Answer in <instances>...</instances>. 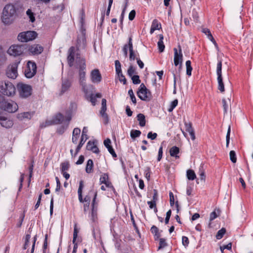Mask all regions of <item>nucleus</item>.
Instances as JSON below:
<instances>
[{
	"instance_id": "f257e3e1",
	"label": "nucleus",
	"mask_w": 253,
	"mask_h": 253,
	"mask_svg": "<svg viewBox=\"0 0 253 253\" xmlns=\"http://www.w3.org/2000/svg\"><path fill=\"white\" fill-rule=\"evenodd\" d=\"M69 55L67 58L68 64L70 67H72L74 64V60H76L79 68V83L82 86V90L84 94L87 95L88 86L86 84V65L85 60L80 57L78 52V49H76L73 46L70 48L69 50Z\"/></svg>"
},
{
	"instance_id": "4468645a",
	"label": "nucleus",
	"mask_w": 253,
	"mask_h": 253,
	"mask_svg": "<svg viewBox=\"0 0 253 253\" xmlns=\"http://www.w3.org/2000/svg\"><path fill=\"white\" fill-rule=\"evenodd\" d=\"M17 66V64L15 63L9 65L7 67L6 71V75L8 78L12 79H16L18 76Z\"/></svg>"
},
{
	"instance_id": "9b49d317",
	"label": "nucleus",
	"mask_w": 253,
	"mask_h": 253,
	"mask_svg": "<svg viewBox=\"0 0 253 253\" xmlns=\"http://www.w3.org/2000/svg\"><path fill=\"white\" fill-rule=\"evenodd\" d=\"M1 107L4 110L9 113H14L18 108L17 103L12 100L4 101L2 103Z\"/></svg>"
},
{
	"instance_id": "8fccbe9b",
	"label": "nucleus",
	"mask_w": 253,
	"mask_h": 253,
	"mask_svg": "<svg viewBox=\"0 0 253 253\" xmlns=\"http://www.w3.org/2000/svg\"><path fill=\"white\" fill-rule=\"evenodd\" d=\"M182 244L186 248L188 246L189 241L188 237L186 236H182Z\"/></svg>"
},
{
	"instance_id": "aec40b11",
	"label": "nucleus",
	"mask_w": 253,
	"mask_h": 253,
	"mask_svg": "<svg viewBox=\"0 0 253 253\" xmlns=\"http://www.w3.org/2000/svg\"><path fill=\"white\" fill-rule=\"evenodd\" d=\"M100 184H104L107 187H111V183L108 180V176L106 173L102 174L100 178Z\"/></svg>"
},
{
	"instance_id": "052dcab7",
	"label": "nucleus",
	"mask_w": 253,
	"mask_h": 253,
	"mask_svg": "<svg viewBox=\"0 0 253 253\" xmlns=\"http://www.w3.org/2000/svg\"><path fill=\"white\" fill-rule=\"evenodd\" d=\"M83 187H84L83 181H81L80 182L79 187L78 190V195L82 194Z\"/></svg>"
},
{
	"instance_id": "bf43d9fd",
	"label": "nucleus",
	"mask_w": 253,
	"mask_h": 253,
	"mask_svg": "<svg viewBox=\"0 0 253 253\" xmlns=\"http://www.w3.org/2000/svg\"><path fill=\"white\" fill-rule=\"evenodd\" d=\"M109 153L112 155V156L113 157H116L117 155L114 150L113 148H112V146H110L107 148Z\"/></svg>"
},
{
	"instance_id": "4c0bfd02",
	"label": "nucleus",
	"mask_w": 253,
	"mask_h": 253,
	"mask_svg": "<svg viewBox=\"0 0 253 253\" xmlns=\"http://www.w3.org/2000/svg\"><path fill=\"white\" fill-rule=\"evenodd\" d=\"M79 232V230L77 228V223H75L74 227V233H73V243L75 244L76 242V240L78 236V233Z\"/></svg>"
},
{
	"instance_id": "f704fd0d",
	"label": "nucleus",
	"mask_w": 253,
	"mask_h": 253,
	"mask_svg": "<svg viewBox=\"0 0 253 253\" xmlns=\"http://www.w3.org/2000/svg\"><path fill=\"white\" fill-rule=\"evenodd\" d=\"M225 229L224 228H221L217 232L216 235V239L218 240L221 239L223 237V235L225 234Z\"/></svg>"
},
{
	"instance_id": "7c9ffc66",
	"label": "nucleus",
	"mask_w": 253,
	"mask_h": 253,
	"mask_svg": "<svg viewBox=\"0 0 253 253\" xmlns=\"http://www.w3.org/2000/svg\"><path fill=\"white\" fill-rule=\"evenodd\" d=\"M222 105L224 113H226L228 110V104L230 103V99L228 98L227 99L223 98L222 100Z\"/></svg>"
},
{
	"instance_id": "09e8293b",
	"label": "nucleus",
	"mask_w": 253,
	"mask_h": 253,
	"mask_svg": "<svg viewBox=\"0 0 253 253\" xmlns=\"http://www.w3.org/2000/svg\"><path fill=\"white\" fill-rule=\"evenodd\" d=\"M117 74L119 78L120 82H123V84H125L126 83V80L125 77L123 74L122 72H121V73H117Z\"/></svg>"
},
{
	"instance_id": "ddd939ff",
	"label": "nucleus",
	"mask_w": 253,
	"mask_h": 253,
	"mask_svg": "<svg viewBox=\"0 0 253 253\" xmlns=\"http://www.w3.org/2000/svg\"><path fill=\"white\" fill-rule=\"evenodd\" d=\"M37 66L36 64L32 61H29L27 63V66L25 70V75L26 78H31L36 73Z\"/></svg>"
},
{
	"instance_id": "b1692460",
	"label": "nucleus",
	"mask_w": 253,
	"mask_h": 253,
	"mask_svg": "<svg viewBox=\"0 0 253 253\" xmlns=\"http://www.w3.org/2000/svg\"><path fill=\"white\" fill-rule=\"evenodd\" d=\"M161 26V24L157 19H154L152 23L150 29V33L152 34L155 30H159Z\"/></svg>"
},
{
	"instance_id": "2eb2a0df",
	"label": "nucleus",
	"mask_w": 253,
	"mask_h": 253,
	"mask_svg": "<svg viewBox=\"0 0 253 253\" xmlns=\"http://www.w3.org/2000/svg\"><path fill=\"white\" fill-rule=\"evenodd\" d=\"M179 49L178 51L176 48H174V64L175 66L179 65V68L182 66L183 61V55L182 53V50L181 47H179Z\"/></svg>"
},
{
	"instance_id": "e2e57ef3",
	"label": "nucleus",
	"mask_w": 253,
	"mask_h": 253,
	"mask_svg": "<svg viewBox=\"0 0 253 253\" xmlns=\"http://www.w3.org/2000/svg\"><path fill=\"white\" fill-rule=\"evenodd\" d=\"M208 39L211 41L214 44V45H215V46L216 47H217V44L215 42V41L214 40V39H213L212 36L211 35V34L210 35H209V36H207Z\"/></svg>"
},
{
	"instance_id": "680f3d73",
	"label": "nucleus",
	"mask_w": 253,
	"mask_h": 253,
	"mask_svg": "<svg viewBox=\"0 0 253 253\" xmlns=\"http://www.w3.org/2000/svg\"><path fill=\"white\" fill-rule=\"evenodd\" d=\"M94 146H95V144L94 142L89 141L86 145V149L90 150V148H93Z\"/></svg>"
},
{
	"instance_id": "5701e85b",
	"label": "nucleus",
	"mask_w": 253,
	"mask_h": 253,
	"mask_svg": "<svg viewBox=\"0 0 253 253\" xmlns=\"http://www.w3.org/2000/svg\"><path fill=\"white\" fill-rule=\"evenodd\" d=\"M107 107H101L100 114L103 120L104 123L107 124L109 121L108 115L106 113Z\"/></svg>"
},
{
	"instance_id": "6ab92c4d",
	"label": "nucleus",
	"mask_w": 253,
	"mask_h": 253,
	"mask_svg": "<svg viewBox=\"0 0 253 253\" xmlns=\"http://www.w3.org/2000/svg\"><path fill=\"white\" fill-rule=\"evenodd\" d=\"M81 133V129L78 127H76L74 129L72 134V142L77 144L78 141V138Z\"/></svg>"
},
{
	"instance_id": "f8f14e48",
	"label": "nucleus",
	"mask_w": 253,
	"mask_h": 253,
	"mask_svg": "<svg viewBox=\"0 0 253 253\" xmlns=\"http://www.w3.org/2000/svg\"><path fill=\"white\" fill-rule=\"evenodd\" d=\"M25 49L24 45H12L8 49L7 53L10 55L17 56L22 54Z\"/></svg>"
},
{
	"instance_id": "20e7f679",
	"label": "nucleus",
	"mask_w": 253,
	"mask_h": 253,
	"mask_svg": "<svg viewBox=\"0 0 253 253\" xmlns=\"http://www.w3.org/2000/svg\"><path fill=\"white\" fill-rule=\"evenodd\" d=\"M17 91L22 98H27L32 94V87L27 84L20 83L17 84Z\"/></svg>"
},
{
	"instance_id": "412c9836",
	"label": "nucleus",
	"mask_w": 253,
	"mask_h": 253,
	"mask_svg": "<svg viewBox=\"0 0 253 253\" xmlns=\"http://www.w3.org/2000/svg\"><path fill=\"white\" fill-rule=\"evenodd\" d=\"M71 83L68 80H64L62 81L61 93H63L68 90L71 86Z\"/></svg>"
},
{
	"instance_id": "0e129e2a",
	"label": "nucleus",
	"mask_w": 253,
	"mask_h": 253,
	"mask_svg": "<svg viewBox=\"0 0 253 253\" xmlns=\"http://www.w3.org/2000/svg\"><path fill=\"white\" fill-rule=\"evenodd\" d=\"M151 232H152L153 234H157V233H159V229H158V228L156 226H154V225H153V226L151 227Z\"/></svg>"
},
{
	"instance_id": "1a4fd4ad",
	"label": "nucleus",
	"mask_w": 253,
	"mask_h": 253,
	"mask_svg": "<svg viewBox=\"0 0 253 253\" xmlns=\"http://www.w3.org/2000/svg\"><path fill=\"white\" fill-rule=\"evenodd\" d=\"M216 74L217 75L218 89L221 92H223L224 91V85L222 77V61L221 60H218V61L216 67Z\"/></svg>"
},
{
	"instance_id": "de8ad7c7",
	"label": "nucleus",
	"mask_w": 253,
	"mask_h": 253,
	"mask_svg": "<svg viewBox=\"0 0 253 253\" xmlns=\"http://www.w3.org/2000/svg\"><path fill=\"white\" fill-rule=\"evenodd\" d=\"M135 73V68L132 66H130L127 70V74L129 77H132L133 74Z\"/></svg>"
},
{
	"instance_id": "393cba45",
	"label": "nucleus",
	"mask_w": 253,
	"mask_h": 253,
	"mask_svg": "<svg viewBox=\"0 0 253 253\" xmlns=\"http://www.w3.org/2000/svg\"><path fill=\"white\" fill-rule=\"evenodd\" d=\"M179 153V149L176 146H173L171 147L169 150L170 155L171 157H175V158H178L179 156L178 154Z\"/></svg>"
},
{
	"instance_id": "0eeeda50",
	"label": "nucleus",
	"mask_w": 253,
	"mask_h": 253,
	"mask_svg": "<svg viewBox=\"0 0 253 253\" xmlns=\"http://www.w3.org/2000/svg\"><path fill=\"white\" fill-rule=\"evenodd\" d=\"M72 112L69 111L66 112V116H64V120L61 125L57 129V132L60 134H63L68 128L69 123L72 119Z\"/></svg>"
},
{
	"instance_id": "a18cd8bd",
	"label": "nucleus",
	"mask_w": 253,
	"mask_h": 253,
	"mask_svg": "<svg viewBox=\"0 0 253 253\" xmlns=\"http://www.w3.org/2000/svg\"><path fill=\"white\" fill-rule=\"evenodd\" d=\"M184 125L185 127V130L188 132H190L194 130L192 126V124L191 123H187L185 122Z\"/></svg>"
},
{
	"instance_id": "c03bdc74",
	"label": "nucleus",
	"mask_w": 253,
	"mask_h": 253,
	"mask_svg": "<svg viewBox=\"0 0 253 253\" xmlns=\"http://www.w3.org/2000/svg\"><path fill=\"white\" fill-rule=\"evenodd\" d=\"M30 238H31L30 234H28L26 235L25 238V244H24V247H23L24 250H26L29 247V240H30Z\"/></svg>"
},
{
	"instance_id": "a211bd4d",
	"label": "nucleus",
	"mask_w": 253,
	"mask_h": 253,
	"mask_svg": "<svg viewBox=\"0 0 253 253\" xmlns=\"http://www.w3.org/2000/svg\"><path fill=\"white\" fill-rule=\"evenodd\" d=\"M29 50L33 54H39L43 51V48L39 44H34L29 47Z\"/></svg>"
},
{
	"instance_id": "4d7b16f0",
	"label": "nucleus",
	"mask_w": 253,
	"mask_h": 253,
	"mask_svg": "<svg viewBox=\"0 0 253 253\" xmlns=\"http://www.w3.org/2000/svg\"><path fill=\"white\" fill-rule=\"evenodd\" d=\"M135 11L134 10H132L129 13L128 19L129 20L132 21L134 19L135 16Z\"/></svg>"
},
{
	"instance_id": "39448f33",
	"label": "nucleus",
	"mask_w": 253,
	"mask_h": 253,
	"mask_svg": "<svg viewBox=\"0 0 253 253\" xmlns=\"http://www.w3.org/2000/svg\"><path fill=\"white\" fill-rule=\"evenodd\" d=\"M139 98L143 101H149L152 99L151 92L146 88L144 84H141L137 92Z\"/></svg>"
},
{
	"instance_id": "13d9d810",
	"label": "nucleus",
	"mask_w": 253,
	"mask_h": 253,
	"mask_svg": "<svg viewBox=\"0 0 253 253\" xmlns=\"http://www.w3.org/2000/svg\"><path fill=\"white\" fill-rule=\"evenodd\" d=\"M163 147H162V146H161L159 149L158 156V158H157L158 161H161V160L162 158V156H163Z\"/></svg>"
},
{
	"instance_id": "bb28decb",
	"label": "nucleus",
	"mask_w": 253,
	"mask_h": 253,
	"mask_svg": "<svg viewBox=\"0 0 253 253\" xmlns=\"http://www.w3.org/2000/svg\"><path fill=\"white\" fill-rule=\"evenodd\" d=\"M159 37H160V39L158 42V46L159 51L160 52H162L164 51V49L165 48V45L164 44V42H163L164 37H163V35H160Z\"/></svg>"
},
{
	"instance_id": "423d86ee",
	"label": "nucleus",
	"mask_w": 253,
	"mask_h": 253,
	"mask_svg": "<svg viewBox=\"0 0 253 253\" xmlns=\"http://www.w3.org/2000/svg\"><path fill=\"white\" fill-rule=\"evenodd\" d=\"M63 120L64 116L61 113H58L55 115L52 119L47 120L45 122L41 123L40 127L41 128H44L51 125L61 124L63 122Z\"/></svg>"
},
{
	"instance_id": "5fc2aeb1",
	"label": "nucleus",
	"mask_w": 253,
	"mask_h": 253,
	"mask_svg": "<svg viewBox=\"0 0 253 253\" xmlns=\"http://www.w3.org/2000/svg\"><path fill=\"white\" fill-rule=\"evenodd\" d=\"M218 216V214L215 211H213L211 212L210 214V221H212L214 219H215L217 216Z\"/></svg>"
},
{
	"instance_id": "c756f323",
	"label": "nucleus",
	"mask_w": 253,
	"mask_h": 253,
	"mask_svg": "<svg viewBox=\"0 0 253 253\" xmlns=\"http://www.w3.org/2000/svg\"><path fill=\"white\" fill-rule=\"evenodd\" d=\"M137 120L139 121V124L141 126H144L145 125V117L142 114H138L137 116Z\"/></svg>"
},
{
	"instance_id": "a878e982",
	"label": "nucleus",
	"mask_w": 253,
	"mask_h": 253,
	"mask_svg": "<svg viewBox=\"0 0 253 253\" xmlns=\"http://www.w3.org/2000/svg\"><path fill=\"white\" fill-rule=\"evenodd\" d=\"M85 97L92 104L93 106L95 105L96 102V96L88 90L87 95L85 94Z\"/></svg>"
},
{
	"instance_id": "ea45409f",
	"label": "nucleus",
	"mask_w": 253,
	"mask_h": 253,
	"mask_svg": "<svg viewBox=\"0 0 253 253\" xmlns=\"http://www.w3.org/2000/svg\"><path fill=\"white\" fill-rule=\"evenodd\" d=\"M69 168V164L68 162L62 163L61 165V172H65Z\"/></svg>"
},
{
	"instance_id": "473e14b6",
	"label": "nucleus",
	"mask_w": 253,
	"mask_h": 253,
	"mask_svg": "<svg viewBox=\"0 0 253 253\" xmlns=\"http://www.w3.org/2000/svg\"><path fill=\"white\" fill-rule=\"evenodd\" d=\"M185 65L186 67V74L188 76H190L191 75L192 71V67L191 65V61L190 60L186 61Z\"/></svg>"
},
{
	"instance_id": "4be33fe9",
	"label": "nucleus",
	"mask_w": 253,
	"mask_h": 253,
	"mask_svg": "<svg viewBox=\"0 0 253 253\" xmlns=\"http://www.w3.org/2000/svg\"><path fill=\"white\" fill-rule=\"evenodd\" d=\"M33 115V113L32 112H23L18 114L17 115V118L20 120H23L24 119H30Z\"/></svg>"
},
{
	"instance_id": "72a5a7b5",
	"label": "nucleus",
	"mask_w": 253,
	"mask_h": 253,
	"mask_svg": "<svg viewBox=\"0 0 253 253\" xmlns=\"http://www.w3.org/2000/svg\"><path fill=\"white\" fill-rule=\"evenodd\" d=\"M168 246V244L166 242V240L164 238H160L159 239V246L158 250H161Z\"/></svg>"
},
{
	"instance_id": "79ce46f5",
	"label": "nucleus",
	"mask_w": 253,
	"mask_h": 253,
	"mask_svg": "<svg viewBox=\"0 0 253 253\" xmlns=\"http://www.w3.org/2000/svg\"><path fill=\"white\" fill-rule=\"evenodd\" d=\"M115 69L116 74L117 73H121L122 71L121 69V64L119 60H116L115 62Z\"/></svg>"
},
{
	"instance_id": "2f4dec72",
	"label": "nucleus",
	"mask_w": 253,
	"mask_h": 253,
	"mask_svg": "<svg viewBox=\"0 0 253 253\" xmlns=\"http://www.w3.org/2000/svg\"><path fill=\"white\" fill-rule=\"evenodd\" d=\"M186 175L187 178L190 180H193L196 177L195 172L192 169H188L187 170Z\"/></svg>"
},
{
	"instance_id": "338daca9",
	"label": "nucleus",
	"mask_w": 253,
	"mask_h": 253,
	"mask_svg": "<svg viewBox=\"0 0 253 253\" xmlns=\"http://www.w3.org/2000/svg\"><path fill=\"white\" fill-rule=\"evenodd\" d=\"M111 141L110 139L109 138H107L104 141V144L106 148L111 146Z\"/></svg>"
},
{
	"instance_id": "9d476101",
	"label": "nucleus",
	"mask_w": 253,
	"mask_h": 253,
	"mask_svg": "<svg viewBox=\"0 0 253 253\" xmlns=\"http://www.w3.org/2000/svg\"><path fill=\"white\" fill-rule=\"evenodd\" d=\"M91 193L93 194V198L91 204V219L93 222H95L97 219V203L95 202L97 197V192L90 190L89 194L90 195Z\"/></svg>"
},
{
	"instance_id": "6e6552de",
	"label": "nucleus",
	"mask_w": 253,
	"mask_h": 253,
	"mask_svg": "<svg viewBox=\"0 0 253 253\" xmlns=\"http://www.w3.org/2000/svg\"><path fill=\"white\" fill-rule=\"evenodd\" d=\"M37 36L35 31H27L20 33L17 37L18 41L21 42H27L34 40Z\"/></svg>"
},
{
	"instance_id": "864d4df0",
	"label": "nucleus",
	"mask_w": 253,
	"mask_h": 253,
	"mask_svg": "<svg viewBox=\"0 0 253 253\" xmlns=\"http://www.w3.org/2000/svg\"><path fill=\"white\" fill-rule=\"evenodd\" d=\"M231 131V127L229 126L228 128L227 132L226 134V147H228L230 141V134Z\"/></svg>"
},
{
	"instance_id": "f3484780",
	"label": "nucleus",
	"mask_w": 253,
	"mask_h": 253,
	"mask_svg": "<svg viewBox=\"0 0 253 253\" xmlns=\"http://www.w3.org/2000/svg\"><path fill=\"white\" fill-rule=\"evenodd\" d=\"M0 124L3 127L9 128L13 126V122L6 117L0 114Z\"/></svg>"
},
{
	"instance_id": "f03ea898",
	"label": "nucleus",
	"mask_w": 253,
	"mask_h": 253,
	"mask_svg": "<svg viewBox=\"0 0 253 253\" xmlns=\"http://www.w3.org/2000/svg\"><path fill=\"white\" fill-rule=\"evenodd\" d=\"M16 9L12 4H6L3 8L1 21L5 25L10 24L16 16Z\"/></svg>"
},
{
	"instance_id": "cd10ccee",
	"label": "nucleus",
	"mask_w": 253,
	"mask_h": 253,
	"mask_svg": "<svg viewBox=\"0 0 253 253\" xmlns=\"http://www.w3.org/2000/svg\"><path fill=\"white\" fill-rule=\"evenodd\" d=\"M130 44H132V39L131 37L129 38L128 44H125L123 49V52H124V55L125 56V57H126L127 55L128 49H129V52L130 51Z\"/></svg>"
},
{
	"instance_id": "6e6d98bb",
	"label": "nucleus",
	"mask_w": 253,
	"mask_h": 253,
	"mask_svg": "<svg viewBox=\"0 0 253 253\" xmlns=\"http://www.w3.org/2000/svg\"><path fill=\"white\" fill-rule=\"evenodd\" d=\"M157 136L156 133H152V132H149L147 134V137L151 140H154Z\"/></svg>"
},
{
	"instance_id": "603ef678",
	"label": "nucleus",
	"mask_w": 253,
	"mask_h": 253,
	"mask_svg": "<svg viewBox=\"0 0 253 253\" xmlns=\"http://www.w3.org/2000/svg\"><path fill=\"white\" fill-rule=\"evenodd\" d=\"M131 77V80L134 84H139L140 83L139 77L138 75H134Z\"/></svg>"
},
{
	"instance_id": "c85d7f7f",
	"label": "nucleus",
	"mask_w": 253,
	"mask_h": 253,
	"mask_svg": "<svg viewBox=\"0 0 253 253\" xmlns=\"http://www.w3.org/2000/svg\"><path fill=\"white\" fill-rule=\"evenodd\" d=\"M93 166V163L92 160L89 159L86 165L85 171L87 173H90L92 172V168Z\"/></svg>"
},
{
	"instance_id": "a19ab883",
	"label": "nucleus",
	"mask_w": 253,
	"mask_h": 253,
	"mask_svg": "<svg viewBox=\"0 0 253 253\" xmlns=\"http://www.w3.org/2000/svg\"><path fill=\"white\" fill-rule=\"evenodd\" d=\"M128 94L129 95L132 103L135 105L136 103V99L133 93L132 89H130L128 91Z\"/></svg>"
},
{
	"instance_id": "c9c22d12",
	"label": "nucleus",
	"mask_w": 253,
	"mask_h": 253,
	"mask_svg": "<svg viewBox=\"0 0 253 253\" xmlns=\"http://www.w3.org/2000/svg\"><path fill=\"white\" fill-rule=\"evenodd\" d=\"M85 39L84 37V36H82V39H80L79 38L77 40V46L78 48L79 47H84V43H85Z\"/></svg>"
},
{
	"instance_id": "e433bc0d",
	"label": "nucleus",
	"mask_w": 253,
	"mask_h": 253,
	"mask_svg": "<svg viewBox=\"0 0 253 253\" xmlns=\"http://www.w3.org/2000/svg\"><path fill=\"white\" fill-rule=\"evenodd\" d=\"M130 136L132 139L139 137L141 134V131L138 130H132L130 131Z\"/></svg>"
},
{
	"instance_id": "774afa93",
	"label": "nucleus",
	"mask_w": 253,
	"mask_h": 253,
	"mask_svg": "<svg viewBox=\"0 0 253 253\" xmlns=\"http://www.w3.org/2000/svg\"><path fill=\"white\" fill-rule=\"evenodd\" d=\"M90 151L95 154H98L99 152V149L96 145L93 148H90Z\"/></svg>"
},
{
	"instance_id": "dca6fc26",
	"label": "nucleus",
	"mask_w": 253,
	"mask_h": 253,
	"mask_svg": "<svg viewBox=\"0 0 253 253\" xmlns=\"http://www.w3.org/2000/svg\"><path fill=\"white\" fill-rule=\"evenodd\" d=\"M90 79L94 84H99L101 81L102 76L98 69H93L91 71Z\"/></svg>"
},
{
	"instance_id": "58836bf2",
	"label": "nucleus",
	"mask_w": 253,
	"mask_h": 253,
	"mask_svg": "<svg viewBox=\"0 0 253 253\" xmlns=\"http://www.w3.org/2000/svg\"><path fill=\"white\" fill-rule=\"evenodd\" d=\"M26 14L29 17L30 20L31 22H34L35 21L34 14L31 9H28L26 11Z\"/></svg>"
},
{
	"instance_id": "37998d69",
	"label": "nucleus",
	"mask_w": 253,
	"mask_h": 253,
	"mask_svg": "<svg viewBox=\"0 0 253 253\" xmlns=\"http://www.w3.org/2000/svg\"><path fill=\"white\" fill-rule=\"evenodd\" d=\"M229 155H230V159L231 161L233 163H236V161H237V159H236V153H235V151H233V150L231 151L230 152Z\"/></svg>"
},
{
	"instance_id": "49530a36",
	"label": "nucleus",
	"mask_w": 253,
	"mask_h": 253,
	"mask_svg": "<svg viewBox=\"0 0 253 253\" xmlns=\"http://www.w3.org/2000/svg\"><path fill=\"white\" fill-rule=\"evenodd\" d=\"M177 104L178 101L177 99H175L173 101H172L170 104V107L168 109L169 112H170L172 111L173 109L177 105Z\"/></svg>"
},
{
	"instance_id": "69168bd1",
	"label": "nucleus",
	"mask_w": 253,
	"mask_h": 253,
	"mask_svg": "<svg viewBox=\"0 0 253 253\" xmlns=\"http://www.w3.org/2000/svg\"><path fill=\"white\" fill-rule=\"evenodd\" d=\"M156 202L154 201H148L147 202L148 205L149 206L150 209H153L156 207Z\"/></svg>"
},
{
	"instance_id": "7ed1b4c3",
	"label": "nucleus",
	"mask_w": 253,
	"mask_h": 253,
	"mask_svg": "<svg viewBox=\"0 0 253 253\" xmlns=\"http://www.w3.org/2000/svg\"><path fill=\"white\" fill-rule=\"evenodd\" d=\"M16 88L13 84L8 81L0 82V92L7 96H12L15 94Z\"/></svg>"
},
{
	"instance_id": "3c124183",
	"label": "nucleus",
	"mask_w": 253,
	"mask_h": 253,
	"mask_svg": "<svg viewBox=\"0 0 253 253\" xmlns=\"http://www.w3.org/2000/svg\"><path fill=\"white\" fill-rule=\"evenodd\" d=\"M130 44V51L129 52V59L130 60H134L136 58L135 55L133 51V45Z\"/></svg>"
}]
</instances>
